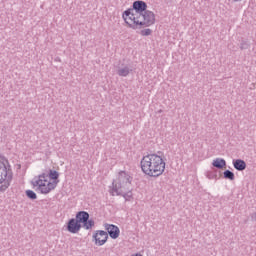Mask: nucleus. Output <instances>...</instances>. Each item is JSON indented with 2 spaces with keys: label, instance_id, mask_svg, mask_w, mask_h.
<instances>
[{
  "label": "nucleus",
  "instance_id": "f03ea898",
  "mask_svg": "<svg viewBox=\"0 0 256 256\" xmlns=\"http://www.w3.org/2000/svg\"><path fill=\"white\" fill-rule=\"evenodd\" d=\"M112 197L121 195L125 201H131L133 192L131 191V176L125 171H120L118 178L112 182V189L110 190Z\"/></svg>",
  "mask_w": 256,
  "mask_h": 256
},
{
  "label": "nucleus",
  "instance_id": "f3484780",
  "mask_svg": "<svg viewBox=\"0 0 256 256\" xmlns=\"http://www.w3.org/2000/svg\"><path fill=\"white\" fill-rule=\"evenodd\" d=\"M26 195L28 199H37V194L33 190H26Z\"/></svg>",
  "mask_w": 256,
  "mask_h": 256
},
{
  "label": "nucleus",
  "instance_id": "6ab92c4d",
  "mask_svg": "<svg viewBox=\"0 0 256 256\" xmlns=\"http://www.w3.org/2000/svg\"><path fill=\"white\" fill-rule=\"evenodd\" d=\"M240 49H241V51H243L245 49H249V42L242 40L240 43Z\"/></svg>",
  "mask_w": 256,
  "mask_h": 256
},
{
  "label": "nucleus",
  "instance_id": "4468645a",
  "mask_svg": "<svg viewBox=\"0 0 256 256\" xmlns=\"http://www.w3.org/2000/svg\"><path fill=\"white\" fill-rule=\"evenodd\" d=\"M82 225H83L84 229L89 231L90 229H93V227H95V220L88 218V220H86V222H84Z\"/></svg>",
  "mask_w": 256,
  "mask_h": 256
},
{
  "label": "nucleus",
  "instance_id": "39448f33",
  "mask_svg": "<svg viewBox=\"0 0 256 256\" xmlns=\"http://www.w3.org/2000/svg\"><path fill=\"white\" fill-rule=\"evenodd\" d=\"M3 162H0V191L5 192L13 181V169L9 165L7 159L2 158Z\"/></svg>",
  "mask_w": 256,
  "mask_h": 256
},
{
  "label": "nucleus",
  "instance_id": "9b49d317",
  "mask_svg": "<svg viewBox=\"0 0 256 256\" xmlns=\"http://www.w3.org/2000/svg\"><path fill=\"white\" fill-rule=\"evenodd\" d=\"M233 167L236 171H245L247 169V163L242 159L233 160Z\"/></svg>",
  "mask_w": 256,
  "mask_h": 256
},
{
  "label": "nucleus",
  "instance_id": "aec40b11",
  "mask_svg": "<svg viewBox=\"0 0 256 256\" xmlns=\"http://www.w3.org/2000/svg\"><path fill=\"white\" fill-rule=\"evenodd\" d=\"M252 221H256V213L251 214Z\"/></svg>",
  "mask_w": 256,
  "mask_h": 256
},
{
  "label": "nucleus",
  "instance_id": "4be33fe9",
  "mask_svg": "<svg viewBox=\"0 0 256 256\" xmlns=\"http://www.w3.org/2000/svg\"><path fill=\"white\" fill-rule=\"evenodd\" d=\"M234 2H238V1H241V0H233Z\"/></svg>",
  "mask_w": 256,
  "mask_h": 256
},
{
  "label": "nucleus",
  "instance_id": "2eb2a0df",
  "mask_svg": "<svg viewBox=\"0 0 256 256\" xmlns=\"http://www.w3.org/2000/svg\"><path fill=\"white\" fill-rule=\"evenodd\" d=\"M223 175H224V179L235 181V173L231 172V170L224 171Z\"/></svg>",
  "mask_w": 256,
  "mask_h": 256
},
{
  "label": "nucleus",
  "instance_id": "f257e3e1",
  "mask_svg": "<svg viewBox=\"0 0 256 256\" xmlns=\"http://www.w3.org/2000/svg\"><path fill=\"white\" fill-rule=\"evenodd\" d=\"M163 153L158 152L157 154L151 153L142 157L140 161V168L144 175L148 177H161L163 173H165L166 163L161 156Z\"/></svg>",
  "mask_w": 256,
  "mask_h": 256
},
{
  "label": "nucleus",
  "instance_id": "20e7f679",
  "mask_svg": "<svg viewBox=\"0 0 256 256\" xmlns=\"http://www.w3.org/2000/svg\"><path fill=\"white\" fill-rule=\"evenodd\" d=\"M127 25L131 29H141L142 27H151V25H155V13L150 10H145L140 14L138 18H134L131 20L128 18Z\"/></svg>",
  "mask_w": 256,
  "mask_h": 256
},
{
  "label": "nucleus",
  "instance_id": "ddd939ff",
  "mask_svg": "<svg viewBox=\"0 0 256 256\" xmlns=\"http://www.w3.org/2000/svg\"><path fill=\"white\" fill-rule=\"evenodd\" d=\"M131 71H133V69L129 68V66H124L123 68L118 69L117 74L119 77H127Z\"/></svg>",
  "mask_w": 256,
  "mask_h": 256
},
{
  "label": "nucleus",
  "instance_id": "423d86ee",
  "mask_svg": "<svg viewBox=\"0 0 256 256\" xmlns=\"http://www.w3.org/2000/svg\"><path fill=\"white\" fill-rule=\"evenodd\" d=\"M147 11V3L138 0L133 3V9H128L124 11L122 17L126 24L130 21H135V19H139L141 17V13Z\"/></svg>",
  "mask_w": 256,
  "mask_h": 256
},
{
  "label": "nucleus",
  "instance_id": "0eeeda50",
  "mask_svg": "<svg viewBox=\"0 0 256 256\" xmlns=\"http://www.w3.org/2000/svg\"><path fill=\"white\" fill-rule=\"evenodd\" d=\"M93 239L95 241V245L101 247L102 245L107 243L109 239V234L106 231L98 230L93 234Z\"/></svg>",
  "mask_w": 256,
  "mask_h": 256
},
{
  "label": "nucleus",
  "instance_id": "9d476101",
  "mask_svg": "<svg viewBox=\"0 0 256 256\" xmlns=\"http://www.w3.org/2000/svg\"><path fill=\"white\" fill-rule=\"evenodd\" d=\"M75 220L79 223V225H82L89 221V213L87 211H79L76 214Z\"/></svg>",
  "mask_w": 256,
  "mask_h": 256
},
{
  "label": "nucleus",
  "instance_id": "dca6fc26",
  "mask_svg": "<svg viewBox=\"0 0 256 256\" xmlns=\"http://www.w3.org/2000/svg\"><path fill=\"white\" fill-rule=\"evenodd\" d=\"M48 177L53 179V181H57V179H59V172L56 170H49Z\"/></svg>",
  "mask_w": 256,
  "mask_h": 256
},
{
  "label": "nucleus",
  "instance_id": "f8f14e48",
  "mask_svg": "<svg viewBox=\"0 0 256 256\" xmlns=\"http://www.w3.org/2000/svg\"><path fill=\"white\" fill-rule=\"evenodd\" d=\"M213 167H216V169H223L224 167H227V161L223 158H216L212 162Z\"/></svg>",
  "mask_w": 256,
  "mask_h": 256
},
{
  "label": "nucleus",
  "instance_id": "412c9836",
  "mask_svg": "<svg viewBox=\"0 0 256 256\" xmlns=\"http://www.w3.org/2000/svg\"><path fill=\"white\" fill-rule=\"evenodd\" d=\"M158 113H163V110L162 109L158 110Z\"/></svg>",
  "mask_w": 256,
  "mask_h": 256
},
{
  "label": "nucleus",
  "instance_id": "7ed1b4c3",
  "mask_svg": "<svg viewBox=\"0 0 256 256\" xmlns=\"http://www.w3.org/2000/svg\"><path fill=\"white\" fill-rule=\"evenodd\" d=\"M57 183H59V181H49V174L47 173H42L31 181V185L37 187V191L42 193V195L51 193V191L57 187Z\"/></svg>",
  "mask_w": 256,
  "mask_h": 256
},
{
  "label": "nucleus",
  "instance_id": "6e6552de",
  "mask_svg": "<svg viewBox=\"0 0 256 256\" xmlns=\"http://www.w3.org/2000/svg\"><path fill=\"white\" fill-rule=\"evenodd\" d=\"M81 227V224H79L75 218H71L67 223V231L69 233H79V231H81Z\"/></svg>",
  "mask_w": 256,
  "mask_h": 256
},
{
  "label": "nucleus",
  "instance_id": "a211bd4d",
  "mask_svg": "<svg viewBox=\"0 0 256 256\" xmlns=\"http://www.w3.org/2000/svg\"><path fill=\"white\" fill-rule=\"evenodd\" d=\"M153 33V30L147 28L144 30H141L140 35H142V37H149V35H151Z\"/></svg>",
  "mask_w": 256,
  "mask_h": 256
},
{
  "label": "nucleus",
  "instance_id": "1a4fd4ad",
  "mask_svg": "<svg viewBox=\"0 0 256 256\" xmlns=\"http://www.w3.org/2000/svg\"><path fill=\"white\" fill-rule=\"evenodd\" d=\"M105 229L108 231V235L111 237V239H117L119 237V233H121L119 227L113 224H106Z\"/></svg>",
  "mask_w": 256,
  "mask_h": 256
}]
</instances>
